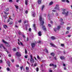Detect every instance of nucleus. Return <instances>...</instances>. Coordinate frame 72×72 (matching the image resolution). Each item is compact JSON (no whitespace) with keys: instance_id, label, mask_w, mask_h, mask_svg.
Wrapping results in <instances>:
<instances>
[{"instance_id":"f257e3e1","label":"nucleus","mask_w":72,"mask_h":72,"mask_svg":"<svg viewBox=\"0 0 72 72\" xmlns=\"http://www.w3.org/2000/svg\"><path fill=\"white\" fill-rule=\"evenodd\" d=\"M39 21H40L41 23H42V25H43V24H44V22L43 20H42V16H41V15H40L39 16Z\"/></svg>"},{"instance_id":"f03ea898","label":"nucleus","mask_w":72,"mask_h":72,"mask_svg":"<svg viewBox=\"0 0 72 72\" xmlns=\"http://www.w3.org/2000/svg\"><path fill=\"white\" fill-rule=\"evenodd\" d=\"M60 26H58L57 28H54V31L56 33H58L59 31V30L60 29Z\"/></svg>"},{"instance_id":"7ed1b4c3","label":"nucleus","mask_w":72,"mask_h":72,"mask_svg":"<svg viewBox=\"0 0 72 72\" xmlns=\"http://www.w3.org/2000/svg\"><path fill=\"white\" fill-rule=\"evenodd\" d=\"M30 58L31 59H30V62L31 63H33L35 62V61H34V60L33 59V57L32 55H30Z\"/></svg>"},{"instance_id":"20e7f679","label":"nucleus","mask_w":72,"mask_h":72,"mask_svg":"<svg viewBox=\"0 0 72 72\" xmlns=\"http://www.w3.org/2000/svg\"><path fill=\"white\" fill-rule=\"evenodd\" d=\"M16 55L17 57H21V53L17 52L16 53Z\"/></svg>"},{"instance_id":"39448f33","label":"nucleus","mask_w":72,"mask_h":72,"mask_svg":"<svg viewBox=\"0 0 72 72\" xmlns=\"http://www.w3.org/2000/svg\"><path fill=\"white\" fill-rule=\"evenodd\" d=\"M2 47H3L4 49L5 50V51H6V49L5 48V47H4V46H3V45L0 44V48H1Z\"/></svg>"},{"instance_id":"423d86ee","label":"nucleus","mask_w":72,"mask_h":72,"mask_svg":"<svg viewBox=\"0 0 72 72\" xmlns=\"http://www.w3.org/2000/svg\"><path fill=\"white\" fill-rule=\"evenodd\" d=\"M2 42H3V43H4V44H7V46H8V47H9V46H10V45H9V44H8V43L7 42L5 41L3 39L2 40Z\"/></svg>"},{"instance_id":"0eeeda50","label":"nucleus","mask_w":72,"mask_h":72,"mask_svg":"<svg viewBox=\"0 0 72 72\" xmlns=\"http://www.w3.org/2000/svg\"><path fill=\"white\" fill-rule=\"evenodd\" d=\"M55 9H57V10H59V5L56 4V6L55 8Z\"/></svg>"},{"instance_id":"6e6552de","label":"nucleus","mask_w":72,"mask_h":72,"mask_svg":"<svg viewBox=\"0 0 72 72\" xmlns=\"http://www.w3.org/2000/svg\"><path fill=\"white\" fill-rule=\"evenodd\" d=\"M31 45H32V48H34L35 47V44L34 43H32L31 44Z\"/></svg>"},{"instance_id":"1a4fd4ad","label":"nucleus","mask_w":72,"mask_h":72,"mask_svg":"<svg viewBox=\"0 0 72 72\" xmlns=\"http://www.w3.org/2000/svg\"><path fill=\"white\" fill-rule=\"evenodd\" d=\"M42 28L44 31H46V29L45 28V26H42Z\"/></svg>"},{"instance_id":"9d476101","label":"nucleus","mask_w":72,"mask_h":72,"mask_svg":"<svg viewBox=\"0 0 72 72\" xmlns=\"http://www.w3.org/2000/svg\"><path fill=\"white\" fill-rule=\"evenodd\" d=\"M50 45L52 46H53V47H55V48L56 47V46H55V45L51 43H50Z\"/></svg>"},{"instance_id":"9b49d317","label":"nucleus","mask_w":72,"mask_h":72,"mask_svg":"<svg viewBox=\"0 0 72 72\" xmlns=\"http://www.w3.org/2000/svg\"><path fill=\"white\" fill-rule=\"evenodd\" d=\"M60 58L61 59V60H64V59H65L64 57L63 56H61L60 57Z\"/></svg>"},{"instance_id":"f8f14e48","label":"nucleus","mask_w":72,"mask_h":72,"mask_svg":"<svg viewBox=\"0 0 72 72\" xmlns=\"http://www.w3.org/2000/svg\"><path fill=\"white\" fill-rule=\"evenodd\" d=\"M28 0H25V4L26 5H28Z\"/></svg>"},{"instance_id":"ddd939ff","label":"nucleus","mask_w":72,"mask_h":72,"mask_svg":"<svg viewBox=\"0 0 72 72\" xmlns=\"http://www.w3.org/2000/svg\"><path fill=\"white\" fill-rule=\"evenodd\" d=\"M38 35L39 36H41L42 34H41V32H39L38 33Z\"/></svg>"},{"instance_id":"4468645a","label":"nucleus","mask_w":72,"mask_h":72,"mask_svg":"<svg viewBox=\"0 0 72 72\" xmlns=\"http://www.w3.org/2000/svg\"><path fill=\"white\" fill-rule=\"evenodd\" d=\"M38 3L39 4H40L41 3V0H38Z\"/></svg>"},{"instance_id":"2eb2a0df","label":"nucleus","mask_w":72,"mask_h":72,"mask_svg":"<svg viewBox=\"0 0 72 72\" xmlns=\"http://www.w3.org/2000/svg\"><path fill=\"white\" fill-rule=\"evenodd\" d=\"M32 16H33V17H35V12H33L32 14Z\"/></svg>"},{"instance_id":"dca6fc26","label":"nucleus","mask_w":72,"mask_h":72,"mask_svg":"<svg viewBox=\"0 0 72 72\" xmlns=\"http://www.w3.org/2000/svg\"><path fill=\"white\" fill-rule=\"evenodd\" d=\"M6 64H8V65L9 66H10V62H9V61H7L6 62Z\"/></svg>"},{"instance_id":"f3484780","label":"nucleus","mask_w":72,"mask_h":72,"mask_svg":"<svg viewBox=\"0 0 72 72\" xmlns=\"http://www.w3.org/2000/svg\"><path fill=\"white\" fill-rule=\"evenodd\" d=\"M6 70H7V71H10V68H7L6 69Z\"/></svg>"},{"instance_id":"a211bd4d","label":"nucleus","mask_w":72,"mask_h":72,"mask_svg":"<svg viewBox=\"0 0 72 72\" xmlns=\"http://www.w3.org/2000/svg\"><path fill=\"white\" fill-rule=\"evenodd\" d=\"M53 4V2H51L50 3L49 5H52Z\"/></svg>"},{"instance_id":"6ab92c4d","label":"nucleus","mask_w":72,"mask_h":72,"mask_svg":"<svg viewBox=\"0 0 72 72\" xmlns=\"http://www.w3.org/2000/svg\"><path fill=\"white\" fill-rule=\"evenodd\" d=\"M3 27L5 28H8V27L7 26L5 25H4Z\"/></svg>"},{"instance_id":"aec40b11","label":"nucleus","mask_w":72,"mask_h":72,"mask_svg":"<svg viewBox=\"0 0 72 72\" xmlns=\"http://www.w3.org/2000/svg\"><path fill=\"white\" fill-rule=\"evenodd\" d=\"M51 39H52V40H55V37H52Z\"/></svg>"},{"instance_id":"412c9836","label":"nucleus","mask_w":72,"mask_h":72,"mask_svg":"<svg viewBox=\"0 0 72 72\" xmlns=\"http://www.w3.org/2000/svg\"><path fill=\"white\" fill-rule=\"evenodd\" d=\"M15 6L16 9H18V6H17L16 5H15Z\"/></svg>"},{"instance_id":"4be33fe9","label":"nucleus","mask_w":72,"mask_h":72,"mask_svg":"<svg viewBox=\"0 0 72 72\" xmlns=\"http://www.w3.org/2000/svg\"><path fill=\"white\" fill-rule=\"evenodd\" d=\"M44 51H45V52H46V53H48V50H47V49H45L44 50Z\"/></svg>"},{"instance_id":"5701e85b","label":"nucleus","mask_w":72,"mask_h":72,"mask_svg":"<svg viewBox=\"0 0 72 72\" xmlns=\"http://www.w3.org/2000/svg\"><path fill=\"white\" fill-rule=\"evenodd\" d=\"M51 55H52V56H53V57H54V55H55V54H54V53H51Z\"/></svg>"},{"instance_id":"b1692460","label":"nucleus","mask_w":72,"mask_h":72,"mask_svg":"<svg viewBox=\"0 0 72 72\" xmlns=\"http://www.w3.org/2000/svg\"><path fill=\"white\" fill-rule=\"evenodd\" d=\"M33 27L34 28L35 30L36 29V25L35 24H33Z\"/></svg>"},{"instance_id":"393cba45","label":"nucleus","mask_w":72,"mask_h":72,"mask_svg":"<svg viewBox=\"0 0 72 72\" xmlns=\"http://www.w3.org/2000/svg\"><path fill=\"white\" fill-rule=\"evenodd\" d=\"M44 8V5H43L42 7V9H41L42 10H43Z\"/></svg>"},{"instance_id":"a878e982","label":"nucleus","mask_w":72,"mask_h":72,"mask_svg":"<svg viewBox=\"0 0 72 72\" xmlns=\"http://www.w3.org/2000/svg\"><path fill=\"white\" fill-rule=\"evenodd\" d=\"M50 66H52V67L54 66V65L53 64H50Z\"/></svg>"},{"instance_id":"bb28decb","label":"nucleus","mask_w":72,"mask_h":72,"mask_svg":"<svg viewBox=\"0 0 72 72\" xmlns=\"http://www.w3.org/2000/svg\"><path fill=\"white\" fill-rule=\"evenodd\" d=\"M18 44L19 45H20V41H19V40L18 39Z\"/></svg>"},{"instance_id":"cd10ccee","label":"nucleus","mask_w":72,"mask_h":72,"mask_svg":"<svg viewBox=\"0 0 72 72\" xmlns=\"http://www.w3.org/2000/svg\"><path fill=\"white\" fill-rule=\"evenodd\" d=\"M4 14L5 15V16H6L7 15V14H8V13L4 12Z\"/></svg>"},{"instance_id":"c85d7f7f","label":"nucleus","mask_w":72,"mask_h":72,"mask_svg":"<svg viewBox=\"0 0 72 72\" xmlns=\"http://www.w3.org/2000/svg\"><path fill=\"white\" fill-rule=\"evenodd\" d=\"M66 15H68V12L67 11V13H66Z\"/></svg>"},{"instance_id":"c756f323","label":"nucleus","mask_w":72,"mask_h":72,"mask_svg":"<svg viewBox=\"0 0 72 72\" xmlns=\"http://www.w3.org/2000/svg\"><path fill=\"white\" fill-rule=\"evenodd\" d=\"M37 72H38L39 71V68H37L36 69Z\"/></svg>"},{"instance_id":"7c9ffc66","label":"nucleus","mask_w":72,"mask_h":72,"mask_svg":"<svg viewBox=\"0 0 72 72\" xmlns=\"http://www.w3.org/2000/svg\"><path fill=\"white\" fill-rule=\"evenodd\" d=\"M61 46H62V47L64 46V44H61Z\"/></svg>"},{"instance_id":"2f4dec72","label":"nucleus","mask_w":72,"mask_h":72,"mask_svg":"<svg viewBox=\"0 0 72 72\" xmlns=\"http://www.w3.org/2000/svg\"><path fill=\"white\" fill-rule=\"evenodd\" d=\"M66 12L64 11L62 12V14H66Z\"/></svg>"},{"instance_id":"473e14b6","label":"nucleus","mask_w":72,"mask_h":72,"mask_svg":"<svg viewBox=\"0 0 72 72\" xmlns=\"http://www.w3.org/2000/svg\"><path fill=\"white\" fill-rule=\"evenodd\" d=\"M37 59H40V57L39 56H37Z\"/></svg>"},{"instance_id":"72a5a7b5","label":"nucleus","mask_w":72,"mask_h":72,"mask_svg":"<svg viewBox=\"0 0 72 72\" xmlns=\"http://www.w3.org/2000/svg\"><path fill=\"white\" fill-rule=\"evenodd\" d=\"M69 29H70V27H68L67 28V30H69Z\"/></svg>"},{"instance_id":"f704fd0d","label":"nucleus","mask_w":72,"mask_h":72,"mask_svg":"<svg viewBox=\"0 0 72 72\" xmlns=\"http://www.w3.org/2000/svg\"><path fill=\"white\" fill-rule=\"evenodd\" d=\"M25 53H26V54L27 53V50L26 49L25 50Z\"/></svg>"},{"instance_id":"c9c22d12","label":"nucleus","mask_w":72,"mask_h":72,"mask_svg":"<svg viewBox=\"0 0 72 72\" xmlns=\"http://www.w3.org/2000/svg\"><path fill=\"white\" fill-rule=\"evenodd\" d=\"M9 10V8H7V9H6V12H8V11Z\"/></svg>"},{"instance_id":"e433bc0d","label":"nucleus","mask_w":72,"mask_h":72,"mask_svg":"<svg viewBox=\"0 0 72 72\" xmlns=\"http://www.w3.org/2000/svg\"><path fill=\"white\" fill-rule=\"evenodd\" d=\"M10 24H13V22L12 21H11L10 23H9Z\"/></svg>"},{"instance_id":"4c0bfd02","label":"nucleus","mask_w":72,"mask_h":72,"mask_svg":"<svg viewBox=\"0 0 72 72\" xmlns=\"http://www.w3.org/2000/svg\"><path fill=\"white\" fill-rule=\"evenodd\" d=\"M66 1L67 3H69V1H68V0H66Z\"/></svg>"},{"instance_id":"58836bf2","label":"nucleus","mask_w":72,"mask_h":72,"mask_svg":"<svg viewBox=\"0 0 72 72\" xmlns=\"http://www.w3.org/2000/svg\"><path fill=\"white\" fill-rule=\"evenodd\" d=\"M48 26L49 27H51V25L50 24H49L48 25Z\"/></svg>"},{"instance_id":"ea45409f","label":"nucleus","mask_w":72,"mask_h":72,"mask_svg":"<svg viewBox=\"0 0 72 72\" xmlns=\"http://www.w3.org/2000/svg\"><path fill=\"white\" fill-rule=\"evenodd\" d=\"M21 22H22V20H20L18 21L19 23H21Z\"/></svg>"},{"instance_id":"a19ab883","label":"nucleus","mask_w":72,"mask_h":72,"mask_svg":"<svg viewBox=\"0 0 72 72\" xmlns=\"http://www.w3.org/2000/svg\"><path fill=\"white\" fill-rule=\"evenodd\" d=\"M10 21V20L9 19H8L7 21V23H8Z\"/></svg>"},{"instance_id":"79ce46f5","label":"nucleus","mask_w":72,"mask_h":72,"mask_svg":"<svg viewBox=\"0 0 72 72\" xmlns=\"http://www.w3.org/2000/svg\"><path fill=\"white\" fill-rule=\"evenodd\" d=\"M20 68L21 70H22V69H23V66L20 67Z\"/></svg>"},{"instance_id":"37998d69","label":"nucleus","mask_w":72,"mask_h":72,"mask_svg":"<svg viewBox=\"0 0 72 72\" xmlns=\"http://www.w3.org/2000/svg\"><path fill=\"white\" fill-rule=\"evenodd\" d=\"M26 70H28V67H26Z\"/></svg>"},{"instance_id":"c03bdc74","label":"nucleus","mask_w":72,"mask_h":72,"mask_svg":"<svg viewBox=\"0 0 72 72\" xmlns=\"http://www.w3.org/2000/svg\"><path fill=\"white\" fill-rule=\"evenodd\" d=\"M16 50H17V49H16V48H14L13 49V50L14 51H16Z\"/></svg>"},{"instance_id":"a18cd8bd","label":"nucleus","mask_w":72,"mask_h":72,"mask_svg":"<svg viewBox=\"0 0 72 72\" xmlns=\"http://www.w3.org/2000/svg\"><path fill=\"white\" fill-rule=\"evenodd\" d=\"M64 24V22H61L60 23V24Z\"/></svg>"},{"instance_id":"49530a36","label":"nucleus","mask_w":72,"mask_h":72,"mask_svg":"<svg viewBox=\"0 0 72 72\" xmlns=\"http://www.w3.org/2000/svg\"><path fill=\"white\" fill-rule=\"evenodd\" d=\"M24 57L25 58H27V55H25L24 56Z\"/></svg>"},{"instance_id":"de8ad7c7","label":"nucleus","mask_w":72,"mask_h":72,"mask_svg":"<svg viewBox=\"0 0 72 72\" xmlns=\"http://www.w3.org/2000/svg\"><path fill=\"white\" fill-rule=\"evenodd\" d=\"M62 10H63V12H64V11H65V10H66V9H62Z\"/></svg>"},{"instance_id":"09e8293b","label":"nucleus","mask_w":72,"mask_h":72,"mask_svg":"<svg viewBox=\"0 0 72 72\" xmlns=\"http://www.w3.org/2000/svg\"><path fill=\"white\" fill-rule=\"evenodd\" d=\"M19 1V0H16V2L17 3H18Z\"/></svg>"},{"instance_id":"8fccbe9b","label":"nucleus","mask_w":72,"mask_h":72,"mask_svg":"<svg viewBox=\"0 0 72 72\" xmlns=\"http://www.w3.org/2000/svg\"><path fill=\"white\" fill-rule=\"evenodd\" d=\"M28 11L26 10L25 11V13H26V14H27V13H28Z\"/></svg>"},{"instance_id":"3c124183","label":"nucleus","mask_w":72,"mask_h":72,"mask_svg":"<svg viewBox=\"0 0 72 72\" xmlns=\"http://www.w3.org/2000/svg\"><path fill=\"white\" fill-rule=\"evenodd\" d=\"M69 33V31H67L66 32V33L67 34V33Z\"/></svg>"},{"instance_id":"603ef678","label":"nucleus","mask_w":72,"mask_h":72,"mask_svg":"<svg viewBox=\"0 0 72 72\" xmlns=\"http://www.w3.org/2000/svg\"><path fill=\"white\" fill-rule=\"evenodd\" d=\"M60 22H62V21H63V19H60Z\"/></svg>"},{"instance_id":"864d4df0","label":"nucleus","mask_w":72,"mask_h":72,"mask_svg":"<svg viewBox=\"0 0 72 72\" xmlns=\"http://www.w3.org/2000/svg\"><path fill=\"white\" fill-rule=\"evenodd\" d=\"M11 61L12 62H14V59H12V60H11Z\"/></svg>"},{"instance_id":"5fc2aeb1","label":"nucleus","mask_w":72,"mask_h":72,"mask_svg":"<svg viewBox=\"0 0 72 72\" xmlns=\"http://www.w3.org/2000/svg\"><path fill=\"white\" fill-rule=\"evenodd\" d=\"M64 70H66V69H67V68H66L64 67Z\"/></svg>"},{"instance_id":"6e6d98bb","label":"nucleus","mask_w":72,"mask_h":72,"mask_svg":"<svg viewBox=\"0 0 72 72\" xmlns=\"http://www.w3.org/2000/svg\"><path fill=\"white\" fill-rule=\"evenodd\" d=\"M36 65H37V64H34V66L35 67H36Z\"/></svg>"},{"instance_id":"4d7b16f0","label":"nucleus","mask_w":72,"mask_h":72,"mask_svg":"<svg viewBox=\"0 0 72 72\" xmlns=\"http://www.w3.org/2000/svg\"><path fill=\"white\" fill-rule=\"evenodd\" d=\"M63 66H64V67H65V66H66V64H63Z\"/></svg>"},{"instance_id":"13d9d810","label":"nucleus","mask_w":72,"mask_h":72,"mask_svg":"<svg viewBox=\"0 0 72 72\" xmlns=\"http://www.w3.org/2000/svg\"><path fill=\"white\" fill-rule=\"evenodd\" d=\"M50 17V14H49L48 15V17Z\"/></svg>"},{"instance_id":"bf43d9fd","label":"nucleus","mask_w":72,"mask_h":72,"mask_svg":"<svg viewBox=\"0 0 72 72\" xmlns=\"http://www.w3.org/2000/svg\"><path fill=\"white\" fill-rule=\"evenodd\" d=\"M29 31H31V28H30L29 29Z\"/></svg>"},{"instance_id":"052dcab7","label":"nucleus","mask_w":72,"mask_h":72,"mask_svg":"<svg viewBox=\"0 0 72 72\" xmlns=\"http://www.w3.org/2000/svg\"><path fill=\"white\" fill-rule=\"evenodd\" d=\"M8 1H9V2H12V0H9Z\"/></svg>"},{"instance_id":"680f3d73","label":"nucleus","mask_w":72,"mask_h":72,"mask_svg":"<svg viewBox=\"0 0 72 72\" xmlns=\"http://www.w3.org/2000/svg\"><path fill=\"white\" fill-rule=\"evenodd\" d=\"M20 43L21 45L22 46V45H23V43H22V42H20Z\"/></svg>"},{"instance_id":"e2e57ef3","label":"nucleus","mask_w":72,"mask_h":72,"mask_svg":"<svg viewBox=\"0 0 72 72\" xmlns=\"http://www.w3.org/2000/svg\"><path fill=\"white\" fill-rule=\"evenodd\" d=\"M16 66L17 67H19V65H16Z\"/></svg>"},{"instance_id":"0e129e2a","label":"nucleus","mask_w":72,"mask_h":72,"mask_svg":"<svg viewBox=\"0 0 72 72\" xmlns=\"http://www.w3.org/2000/svg\"><path fill=\"white\" fill-rule=\"evenodd\" d=\"M70 60H71V61H72V57H71V58H70Z\"/></svg>"},{"instance_id":"69168bd1","label":"nucleus","mask_w":72,"mask_h":72,"mask_svg":"<svg viewBox=\"0 0 72 72\" xmlns=\"http://www.w3.org/2000/svg\"><path fill=\"white\" fill-rule=\"evenodd\" d=\"M68 36L69 37H71V35H68Z\"/></svg>"},{"instance_id":"338daca9","label":"nucleus","mask_w":72,"mask_h":72,"mask_svg":"<svg viewBox=\"0 0 72 72\" xmlns=\"http://www.w3.org/2000/svg\"><path fill=\"white\" fill-rule=\"evenodd\" d=\"M8 57H11V55H8Z\"/></svg>"},{"instance_id":"774afa93","label":"nucleus","mask_w":72,"mask_h":72,"mask_svg":"<svg viewBox=\"0 0 72 72\" xmlns=\"http://www.w3.org/2000/svg\"><path fill=\"white\" fill-rule=\"evenodd\" d=\"M2 62H3V61L2 60H0V63H2Z\"/></svg>"}]
</instances>
